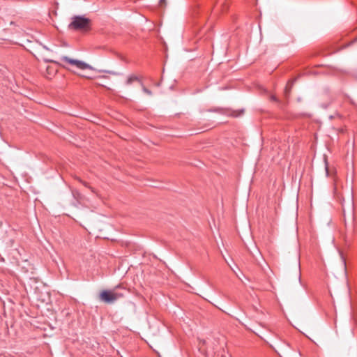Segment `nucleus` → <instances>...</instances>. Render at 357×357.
<instances>
[{
  "mask_svg": "<svg viewBox=\"0 0 357 357\" xmlns=\"http://www.w3.org/2000/svg\"><path fill=\"white\" fill-rule=\"evenodd\" d=\"M68 26L76 31H88L90 29L91 20L83 16H74Z\"/></svg>",
  "mask_w": 357,
  "mask_h": 357,
  "instance_id": "nucleus-1",
  "label": "nucleus"
},
{
  "mask_svg": "<svg viewBox=\"0 0 357 357\" xmlns=\"http://www.w3.org/2000/svg\"><path fill=\"white\" fill-rule=\"evenodd\" d=\"M123 294L116 291V289L113 290H104L100 292L99 298L101 301L105 303H114L118 299L122 298Z\"/></svg>",
  "mask_w": 357,
  "mask_h": 357,
  "instance_id": "nucleus-2",
  "label": "nucleus"
},
{
  "mask_svg": "<svg viewBox=\"0 0 357 357\" xmlns=\"http://www.w3.org/2000/svg\"><path fill=\"white\" fill-rule=\"evenodd\" d=\"M36 268L33 259L24 260V273L28 274L30 273V275H28L26 277L34 282L38 281V276L36 275Z\"/></svg>",
  "mask_w": 357,
  "mask_h": 357,
  "instance_id": "nucleus-3",
  "label": "nucleus"
},
{
  "mask_svg": "<svg viewBox=\"0 0 357 357\" xmlns=\"http://www.w3.org/2000/svg\"><path fill=\"white\" fill-rule=\"evenodd\" d=\"M61 60L63 61H65L67 63L70 64V66H75L77 68L80 69V70L93 69V68L89 64H88L82 61L71 59L66 56H62L61 58Z\"/></svg>",
  "mask_w": 357,
  "mask_h": 357,
  "instance_id": "nucleus-4",
  "label": "nucleus"
},
{
  "mask_svg": "<svg viewBox=\"0 0 357 357\" xmlns=\"http://www.w3.org/2000/svg\"><path fill=\"white\" fill-rule=\"evenodd\" d=\"M135 81H138V82H141L139 80V78L137 76L134 75H130L128 77V78L126 81V84L130 85Z\"/></svg>",
  "mask_w": 357,
  "mask_h": 357,
  "instance_id": "nucleus-5",
  "label": "nucleus"
},
{
  "mask_svg": "<svg viewBox=\"0 0 357 357\" xmlns=\"http://www.w3.org/2000/svg\"><path fill=\"white\" fill-rule=\"evenodd\" d=\"M218 4H220L222 6V9L225 10L227 8L228 6L225 3V0H218L217 2Z\"/></svg>",
  "mask_w": 357,
  "mask_h": 357,
  "instance_id": "nucleus-6",
  "label": "nucleus"
},
{
  "mask_svg": "<svg viewBox=\"0 0 357 357\" xmlns=\"http://www.w3.org/2000/svg\"><path fill=\"white\" fill-rule=\"evenodd\" d=\"M292 84H293V83L288 84L287 86H286L285 91H284V93H285L286 96H288L289 94L290 93L291 87Z\"/></svg>",
  "mask_w": 357,
  "mask_h": 357,
  "instance_id": "nucleus-7",
  "label": "nucleus"
},
{
  "mask_svg": "<svg viewBox=\"0 0 357 357\" xmlns=\"http://www.w3.org/2000/svg\"><path fill=\"white\" fill-rule=\"evenodd\" d=\"M324 161H325V169H326V176H331V174L328 169L327 160L325 159Z\"/></svg>",
  "mask_w": 357,
  "mask_h": 357,
  "instance_id": "nucleus-8",
  "label": "nucleus"
},
{
  "mask_svg": "<svg viewBox=\"0 0 357 357\" xmlns=\"http://www.w3.org/2000/svg\"><path fill=\"white\" fill-rule=\"evenodd\" d=\"M141 84H142V90H143V91H144L145 93H146V94H148V95L151 96V95L152 94L151 91L149 89H146V88L143 85V84H142V82H141Z\"/></svg>",
  "mask_w": 357,
  "mask_h": 357,
  "instance_id": "nucleus-9",
  "label": "nucleus"
},
{
  "mask_svg": "<svg viewBox=\"0 0 357 357\" xmlns=\"http://www.w3.org/2000/svg\"><path fill=\"white\" fill-rule=\"evenodd\" d=\"M81 182L83 183V185L84 186H86V188H89L91 190L92 192L96 193L95 190L93 188H91V186H89L87 183L82 181H81Z\"/></svg>",
  "mask_w": 357,
  "mask_h": 357,
  "instance_id": "nucleus-10",
  "label": "nucleus"
},
{
  "mask_svg": "<svg viewBox=\"0 0 357 357\" xmlns=\"http://www.w3.org/2000/svg\"><path fill=\"white\" fill-rule=\"evenodd\" d=\"M160 4L162 6L163 4H165V0H160Z\"/></svg>",
  "mask_w": 357,
  "mask_h": 357,
  "instance_id": "nucleus-11",
  "label": "nucleus"
},
{
  "mask_svg": "<svg viewBox=\"0 0 357 357\" xmlns=\"http://www.w3.org/2000/svg\"><path fill=\"white\" fill-rule=\"evenodd\" d=\"M271 100H274V101H277L278 100L277 98L275 96H271Z\"/></svg>",
  "mask_w": 357,
  "mask_h": 357,
  "instance_id": "nucleus-12",
  "label": "nucleus"
},
{
  "mask_svg": "<svg viewBox=\"0 0 357 357\" xmlns=\"http://www.w3.org/2000/svg\"><path fill=\"white\" fill-rule=\"evenodd\" d=\"M222 357H231L229 354L222 355Z\"/></svg>",
  "mask_w": 357,
  "mask_h": 357,
  "instance_id": "nucleus-13",
  "label": "nucleus"
},
{
  "mask_svg": "<svg viewBox=\"0 0 357 357\" xmlns=\"http://www.w3.org/2000/svg\"><path fill=\"white\" fill-rule=\"evenodd\" d=\"M63 67H64V68H67V69H68L69 70H72L71 69H70L69 68H68V67H66V66H63Z\"/></svg>",
  "mask_w": 357,
  "mask_h": 357,
  "instance_id": "nucleus-14",
  "label": "nucleus"
},
{
  "mask_svg": "<svg viewBox=\"0 0 357 357\" xmlns=\"http://www.w3.org/2000/svg\"><path fill=\"white\" fill-rule=\"evenodd\" d=\"M28 42H32V40H30L29 39L26 40Z\"/></svg>",
  "mask_w": 357,
  "mask_h": 357,
  "instance_id": "nucleus-15",
  "label": "nucleus"
}]
</instances>
